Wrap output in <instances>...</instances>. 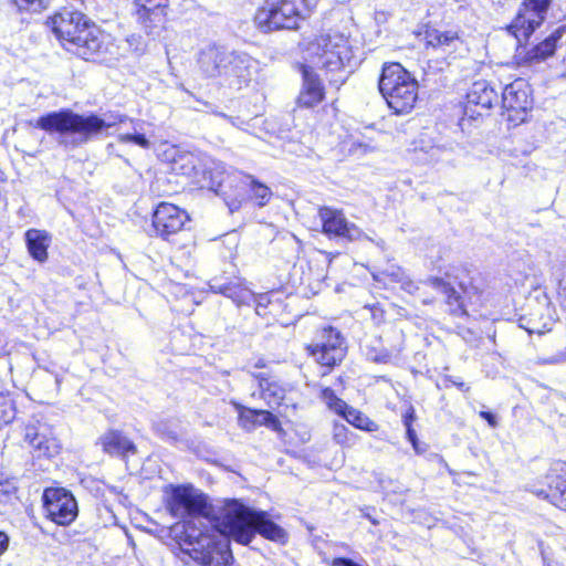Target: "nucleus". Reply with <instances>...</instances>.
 <instances>
[{
	"label": "nucleus",
	"instance_id": "obj_20",
	"mask_svg": "<svg viewBox=\"0 0 566 566\" xmlns=\"http://www.w3.org/2000/svg\"><path fill=\"white\" fill-rule=\"evenodd\" d=\"M548 489L534 493L549 500L555 506L566 511V463L556 464L546 476Z\"/></svg>",
	"mask_w": 566,
	"mask_h": 566
},
{
	"label": "nucleus",
	"instance_id": "obj_18",
	"mask_svg": "<svg viewBox=\"0 0 566 566\" xmlns=\"http://www.w3.org/2000/svg\"><path fill=\"white\" fill-rule=\"evenodd\" d=\"M230 52L214 43H208L199 49L196 57L197 67L206 78H221Z\"/></svg>",
	"mask_w": 566,
	"mask_h": 566
},
{
	"label": "nucleus",
	"instance_id": "obj_37",
	"mask_svg": "<svg viewBox=\"0 0 566 566\" xmlns=\"http://www.w3.org/2000/svg\"><path fill=\"white\" fill-rule=\"evenodd\" d=\"M13 2L22 11L39 12L48 7L50 0H13Z\"/></svg>",
	"mask_w": 566,
	"mask_h": 566
},
{
	"label": "nucleus",
	"instance_id": "obj_33",
	"mask_svg": "<svg viewBox=\"0 0 566 566\" xmlns=\"http://www.w3.org/2000/svg\"><path fill=\"white\" fill-rule=\"evenodd\" d=\"M333 438L342 447H352L355 443V434L343 423H335L333 428Z\"/></svg>",
	"mask_w": 566,
	"mask_h": 566
},
{
	"label": "nucleus",
	"instance_id": "obj_6",
	"mask_svg": "<svg viewBox=\"0 0 566 566\" xmlns=\"http://www.w3.org/2000/svg\"><path fill=\"white\" fill-rule=\"evenodd\" d=\"M308 14L305 0H265L255 12L254 23L263 32L296 30Z\"/></svg>",
	"mask_w": 566,
	"mask_h": 566
},
{
	"label": "nucleus",
	"instance_id": "obj_29",
	"mask_svg": "<svg viewBox=\"0 0 566 566\" xmlns=\"http://www.w3.org/2000/svg\"><path fill=\"white\" fill-rule=\"evenodd\" d=\"M25 241L29 253L34 260L44 262L48 259L51 238L46 231L30 229L25 232Z\"/></svg>",
	"mask_w": 566,
	"mask_h": 566
},
{
	"label": "nucleus",
	"instance_id": "obj_39",
	"mask_svg": "<svg viewBox=\"0 0 566 566\" xmlns=\"http://www.w3.org/2000/svg\"><path fill=\"white\" fill-rule=\"evenodd\" d=\"M15 482L12 480L0 481V497H3L4 501H9L17 493Z\"/></svg>",
	"mask_w": 566,
	"mask_h": 566
},
{
	"label": "nucleus",
	"instance_id": "obj_2",
	"mask_svg": "<svg viewBox=\"0 0 566 566\" xmlns=\"http://www.w3.org/2000/svg\"><path fill=\"white\" fill-rule=\"evenodd\" d=\"M123 122L115 116L99 117L95 114L82 115L71 109L48 113L35 122V127L56 135L57 143L66 149L77 148L98 137L104 130Z\"/></svg>",
	"mask_w": 566,
	"mask_h": 566
},
{
	"label": "nucleus",
	"instance_id": "obj_8",
	"mask_svg": "<svg viewBox=\"0 0 566 566\" xmlns=\"http://www.w3.org/2000/svg\"><path fill=\"white\" fill-rule=\"evenodd\" d=\"M229 185L233 188V193L222 191V198L231 213L241 208L243 201L247 199L248 190L251 192L250 198L254 200L259 207L268 205L273 195L268 186L259 182L251 176L230 178Z\"/></svg>",
	"mask_w": 566,
	"mask_h": 566
},
{
	"label": "nucleus",
	"instance_id": "obj_32",
	"mask_svg": "<svg viewBox=\"0 0 566 566\" xmlns=\"http://www.w3.org/2000/svg\"><path fill=\"white\" fill-rule=\"evenodd\" d=\"M373 276L376 281L389 280L390 282L405 284L406 273L397 265H389L386 270L374 273Z\"/></svg>",
	"mask_w": 566,
	"mask_h": 566
},
{
	"label": "nucleus",
	"instance_id": "obj_28",
	"mask_svg": "<svg viewBox=\"0 0 566 566\" xmlns=\"http://www.w3.org/2000/svg\"><path fill=\"white\" fill-rule=\"evenodd\" d=\"M210 289L216 293H220L231 298L238 305L249 304L253 300V293L249 289L242 286L239 280L224 284L213 280L210 283Z\"/></svg>",
	"mask_w": 566,
	"mask_h": 566
},
{
	"label": "nucleus",
	"instance_id": "obj_45",
	"mask_svg": "<svg viewBox=\"0 0 566 566\" xmlns=\"http://www.w3.org/2000/svg\"><path fill=\"white\" fill-rule=\"evenodd\" d=\"M405 417H408V420H409V421H410V423L412 424V421H413V419H415L413 410H412V409H410V411H409V412H407V413L403 416V418H405Z\"/></svg>",
	"mask_w": 566,
	"mask_h": 566
},
{
	"label": "nucleus",
	"instance_id": "obj_4",
	"mask_svg": "<svg viewBox=\"0 0 566 566\" xmlns=\"http://www.w3.org/2000/svg\"><path fill=\"white\" fill-rule=\"evenodd\" d=\"M48 24L67 51L84 60L102 49V32L78 11L65 9L50 18Z\"/></svg>",
	"mask_w": 566,
	"mask_h": 566
},
{
	"label": "nucleus",
	"instance_id": "obj_21",
	"mask_svg": "<svg viewBox=\"0 0 566 566\" xmlns=\"http://www.w3.org/2000/svg\"><path fill=\"white\" fill-rule=\"evenodd\" d=\"M554 322L549 301L544 296L542 301L537 302L536 307L528 313L524 327L530 334H544L546 331H551Z\"/></svg>",
	"mask_w": 566,
	"mask_h": 566
},
{
	"label": "nucleus",
	"instance_id": "obj_34",
	"mask_svg": "<svg viewBox=\"0 0 566 566\" xmlns=\"http://www.w3.org/2000/svg\"><path fill=\"white\" fill-rule=\"evenodd\" d=\"M15 417V409L10 398L0 395V428L10 423Z\"/></svg>",
	"mask_w": 566,
	"mask_h": 566
},
{
	"label": "nucleus",
	"instance_id": "obj_30",
	"mask_svg": "<svg viewBox=\"0 0 566 566\" xmlns=\"http://www.w3.org/2000/svg\"><path fill=\"white\" fill-rule=\"evenodd\" d=\"M424 41L428 46L441 49L443 51H453L461 44V39L455 31H440L437 29L427 30Z\"/></svg>",
	"mask_w": 566,
	"mask_h": 566
},
{
	"label": "nucleus",
	"instance_id": "obj_9",
	"mask_svg": "<svg viewBox=\"0 0 566 566\" xmlns=\"http://www.w3.org/2000/svg\"><path fill=\"white\" fill-rule=\"evenodd\" d=\"M46 516L57 525H70L78 515L77 502L73 494L63 488H49L43 493Z\"/></svg>",
	"mask_w": 566,
	"mask_h": 566
},
{
	"label": "nucleus",
	"instance_id": "obj_16",
	"mask_svg": "<svg viewBox=\"0 0 566 566\" xmlns=\"http://www.w3.org/2000/svg\"><path fill=\"white\" fill-rule=\"evenodd\" d=\"M201 175L197 179V184L200 188H207L214 191L217 195L222 197V191H229L233 193V188L230 187V178L239 177L238 174H228L226 167L221 161L214 159H207L202 168L196 170V175Z\"/></svg>",
	"mask_w": 566,
	"mask_h": 566
},
{
	"label": "nucleus",
	"instance_id": "obj_3",
	"mask_svg": "<svg viewBox=\"0 0 566 566\" xmlns=\"http://www.w3.org/2000/svg\"><path fill=\"white\" fill-rule=\"evenodd\" d=\"M217 527L228 542L232 538L243 545L252 541L255 532L272 541L285 537V532L270 521L265 512L253 511L235 500L226 503Z\"/></svg>",
	"mask_w": 566,
	"mask_h": 566
},
{
	"label": "nucleus",
	"instance_id": "obj_1",
	"mask_svg": "<svg viewBox=\"0 0 566 566\" xmlns=\"http://www.w3.org/2000/svg\"><path fill=\"white\" fill-rule=\"evenodd\" d=\"M167 506L172 516L185 522V534L193 559L202 566H227L232 558L228 541L209 515L211 506L206 495L192 485L172 486Z\"/></svg>",
	"mask_w": 566,
	"mask_h": 566
},
{
	"label": "nucleus",
	"instance_id": "obj_7",
	"mask_svg": "<svg viewBox=\"0 0 566 566\" xmlns=\"http://www.w3.org/2000/svg\"><path fill=\"white\" fill-rule=\"evenodd\" d=\"M313 64L329 72H337L349 66L353 52L348 40L340 34H322L311 44Z\"/></svg>",
	"mask_w": 566,
	"mask_h": 566
},
{
	"label": "nucleus",
	"instance_id": "obj_31",
	"mask_svg": "<svg viewBox=\"0 0 566 566\" xmlns=\"http://www.w3.org/2000/svg\"><path fill=\"white\" fill-rule=\"evenodd\" d=\"M562 33L559 31L554 32L543 42L537 44L532 51L528 52L530 61L539 62L551 56L556 49V43L560 39Z\"/></svg>",
	"mask_w": 566,
	"mask_h": 566
},
{
	"label": "nucleus",
	"instance_id": "obj_19",
	"mask_svg": "<svg viewBox=\"0 0 566 566\" xmlns=\"http://www.w3.org/2000/svg\"><path fill=\"white\" fill-rule=\"evenodd\" d=\"M135 3L137 21L148 34L164 25L168 0H135Z\"/></svg>",
	"mask_w": 566,
	"mask_h": 566
},
{
	"label": "nucleus",
	"instance_id": "obj_40",
	"mask_svg": "<svg viewBox=\"0 0 566 566\" xmlns=\"http://www.w3.org/2000/svg\"><path fill=\"white\" fill-rule=\"evenodd\" d=\"M403 424L406 427V432H407V439L411 442L415 451L417 453H421L424 451V449L420 448L419 447V441H418V438H417V434H416V431L412 429V426L410 423V421L408 420V417H405L403 419Z\"/></svg>",
	"mask_w": 566,
	"mask_h": 566
},
{
	"label": "nucleus",
	"instance_id": "obj_43",
	"mask_svg": "<svg viewBox=\"0 0 566 566\" xmlns=\"http://www.w3.org/2000/svg\"><path fill=\"white\" fill-rule=\"evenodd\" d=\"M9 545V537L4 532H0V555H2Z\"/></svg>",
	"mask_w": 566,
	"mask_h": 566
},
{
	"label": "nucleus",
	"instance_id": "obj_35",
	"mask_svg": "<svg viewBox=\"0 0 566 566\" xmlns=\"http://www.w3.org/2000/svg\"><path fill=\"white\" fill-rule=\"evenodd\" d=\"M256 426H265L274 431L281 430V423L279 419L266 410H256Z\"/></svg>",
	"mask_w": 566,
	"mask_h": 566
},
{
	"label": "nucleus",
	"instance_id": "obj_14",
	"mask_svg": "<svg viewBox=\"0 0 566 566\" xmlns=\"http://www.w3.org/2000/svg\"><path fill=\"white\" fill-rule=\"evenodd\" d=\"M318 216L323 232L328 237L346 238L350 241L367 239V235L354 223L349 222L342 210L322 207Z\"/></svg>",
	"mask_w": 566,
	"mask_h": 566
},
{
	"label": "nucleus",
	"instance_id": "obj_15",
	"mask_svg": "<svg viewBox=\"0 0 566 566\" xmlns=\"http://www.w3.org/2000/svg\"><path fill=\"white\" fill-rule=\"evenodd\" d=\"M24 441L32 449L34 457H54L60 451V443L51 428L41 422L29 423L24 428Z\"/></svg>",
	"mask_w": 566,
	"mask_h": 566
},
{
	"label": "nucleus",
	"instance_id": "obj_41",
	"mask_svg": "<svg viewBox=\"0 0 566 566\" xmlns=\"http://www.w3.org/2000/svg\"><path fill=\"white\" fill-rule=\"evenodd\" d=\"M401 287L410 294L418 290L416 283H413L407 275L405 276V284H401Z\"/></svg>",
	"mask_w": 566,
	"mask_h": 566
},
{
	"label": "nucleus",
	"instance_id": "obj_17",
	"mask_svg": "<svg viewBox=\"0 0 566 566\" xmlns=\"http://www.w3.org/2000/svg\"><path fill=\"white\" fill-rule=\"evenodd\" d=\"M322 399L332 411L342 416L352 426L368 432L378 430V424L375 421L359 410L349 407L331 388L322 390Z\"/></svg>",
	"mask_w": 566,
	"mask_h": 566
},
{
	"label": "nucleus",
	"instance_id": "obj_10",
	"mask_svg": "<svg viewBox=\"0 0 566 566\" xmlns=\"http://www.w3.org/2000/svg\"><path fill=\"white\" fill-rule=\"evenodd\" d=\"M551 0H524L510 30L518 43L526 41L545 19Z\"/></svg>",
	"mask_w": 566,
	"mask_h": 566
},
{
	"label": "nucleus",
	"instance_id": "obj_36",
	"mask_svg": "<svg viewBox=\"0 0 566 566\" xmlns=\"http://www.w3.org/2000/svg\"><path fill=\"white\" fill-rule=\"evenodd\" d=\"M256 410L243 408L239 413L240 426L245 430H253L256 427Z\"/></svg>",
	"mask_w": 566,
	"mask_h": 566
},
{
	"label": "nucleus",
	"instance_id": "obj_27",
	"mask_svg": "<svg viewBox=\"0 0 566 566\" xmlns=\"http://www.w3.org/2000/svg\"><path fill=\"white\" fill-rule=\"evenodd\" d=\"M258 379L261 388V396L269 407H279L285 398V388L275 379L265 377V374H252Z\"/></svg>",
	"mask_w": 566,
	"mask_h": 566
},
{
	"label": "nucleus",
	"instance_id": "obj_38",
	"mask_svg": "<svg viewBox=\"0 0 566 566\" xmlns=\"http://www.w3.org/2000/svg\"><path fill=\"white\" fill-rule=\"evenodd\" d=\"M118 140L120 143H135L137 144L138 146L143 147V148H149L150 147V143L149 140L144 136V135H140V134H122L118 136Z\"/></svg>",
	"mask_w": 566,
	"mask_h": 566
},
{
	"label": "nucleus",
	"instance_id": "obj_46",
	"mask_svg": "<svg viewBox=\"0 0 566 566\" xmlns=\"http://www.w3.org/2000/svg\"><path fill=\"white\" fill-rule=\"evenodd\" d=\"M453 385H455L457 387H459L460 389H464V384L463 382H458V381H454V380H451Z\"/></svg>",
	"mask_w": 566,
	"mask_h": 566
},
{
	"label": "nucleus",
	"instance_id": "obj_12",
	"mask_svg": "<svg viewBox=\"0 0 566 566\" xmlns=\"http://www.w3.org/2000/svg\"><path fill=\"white\" fill-rule=\"evenodd\" d=\"M254 69L255 61L249 54L232 51L228 56L219 84L241 90L250 83Z\"/></svg>",
	"mask_w": 566,
	"mask_h": 566
},
{
	"label": "nucleus",
	"instance_id": "obj_24",
	"mask_svg": "<svg viewBox=\"0 0 566 566\" xmlns=\"http://www.w3.org/2000/svg\"><path fill=\"white\" fill-rule=\"evenodd\" d=\"M422 283L446 296V302L452 314H464L461 294L450 282L442 277L430 276Z\"/></svg>",
	"mask_w": 566,
	"mask_h": 566
},
{
	"label": "nucleus",
	"instance_id": "obj_22",
	"mask_svg": "<svg viewBox=\"0 0 566 566\" xmlns=\"http://www.w3.org/2000/svg\"><path fill=\"white\" fill-rule=\"evenodd\" d=\"M503 106L512 111L525 112L530 105L528 85L523 80H515L506 85L502 92Z\"/></svg>",
	"mask_w": 566,
	"mask_h": 566
},
{
	"label": "nucleus",
	"instance_id": "obj_25",
	"mask_svg": "<svg viewBox=\"0 0 566 566\" xmlns=\"http://www.w3.org/2000/svg\"><path fill=\"white\" fill-rule=\"evenodd\" d=\"M104 452L111 455H125L135 453V444L124 434L116 430H109L102 434L97 442Z\"/></svg>",
	"mask_w": 566,
	"mask_h": 566
},
{
	"label": "nucleus",
	"instance_id": "obj_26",
	"mask_svg": "<svg viewBox=\"0 0 566 566\" xmlns=\"http://www.w3.org/2000/svg\"><path fill=\"white\" fill-rule=\"evenodd\" d=\"M303 78L304 84L303 90L298 96V103L302 106L312 107L323 99V86L318 78L314 74H312L305 66L303 67Z\"/></svg>",
	"mask_w": 566,
	"mask_h": 566
},
{
	"label": "nucleus",
	"instance_id": "obj_44",
	"mask_svg": "<svg viewBox=\"0 0 566 566\" xmlns=\"http://www.w3.org/2000/svg\"><path fill=\"white\" fill-rule=\"evenodd\" d=\"M254 368H264L265 367V360L263 358H259L254 364Z\"/></svg>",
	"mask_w": 566,
	"mask_h": 566
},
{
	"label": "nucleus",
	"instance_id": "obj_11",
	"mask_svg": "<svg viewBox=\"0 0 566 566\" xmlns=\"http://www.w3.org/2000/svg\"><path fill=\"white\" fill-rule=\"evenodd\" d=\"M308 349L316 361L326 367L337 365L345 356L344 339L340 333L331 326L319 331L317 342Z\"/></svg>",
	"mask_w": 566,
	"mask_h": 566
},
{
	"label": "nucleus",
	"instance_id": "obj_42",
	"mask_svg": "<svg viewBox=\"0 0 566 566\" xmlns=\"http://www.w3.org/2000/svg\"><path fill=\"white\" fill-rule=\"evenodd\" d=\"M480 416L485 419L488 421V423L492 427V428H495L497 427V421H496V418L494 415H492L491 412L489 411H481L480 412Z\"/></svg>",
	"mask_w": 566,
	"mask_h": 566
},
{
	"label": "nucleus",
	"instance_id": "obj_13",
	"mask_svg": "<svg viewBox=\"0 0 566 566\" xmlns=\"http://www.w3.org/2000/svg\"><path fill=\"white\" fill-rule=\"evenodd\" d=\"M187 211L169 202H160L153 213V227L158 237L168 240L189 221Z\"/></svg>",
	"mask_w": 566,
	"mask_h": 566
},
{
	"label": "nucleus",
	"instance_id": "obj_23",
	"mask_svg": "<svg viewBox=\"0 0 566 566\" xmlns=\"http://www.w3.org/2000/svg\"><path fill=\"white\" fill-rule=\"evenodd\" d=\"M468 105L465 113L471 109V106H480L482 109H490L492 105L497 102L499 94L495 88L486 81H476L472 84L467 94Z\"/></svg>",
	"mask_w": 566,
	"mask_h": 566
},
{
	"label": "nucleus",
	"instance_id": "obj_5",
	"mask_svg": "<svg viewBox=\"0 0 566 566\" xmlns=\"http://www.w3.org/2000/svg\"><path fill=\"white\" fill-rule=\"evenodd\" d=\"M379 91L388 106L397 115L410 113L418 99V82L399 63L384 66Z\"/></svg>",
	"mask_w": 566,
	"mask_h": 566
},
{
	"label": "nucleus",
	"instance_id": "obj_47",
	"mask_svg": "<svg viewBox=\"0 0 566 566\" xmlns=\"http://www.w3.org/2000/svg\"><path fill=\"white\" fill-rule=\"evenodd\" d=\"M375 360H376V361L386 363L385 357H376V358H375Z\"/></svg>",
	"mask_w": 566,
	"mask_h": 566
}]
</instances>
